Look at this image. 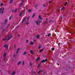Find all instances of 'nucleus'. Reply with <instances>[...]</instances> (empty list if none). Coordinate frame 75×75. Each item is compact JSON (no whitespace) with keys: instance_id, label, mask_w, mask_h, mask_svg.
<instances>
[{"instance_id":"nucleus-7","label":"nucleus","mask_w":75,"mask_h":75,"mask_svg":"<svg viewBox=\"0 0 75 75\" xmlns=\"http://www.w3.org/2000/svg\"><path fill=\"white\" fill-rule=\"evenodd\" d=\"M20 48H18L16 52V54H18V52H19V51H20Z\"/></svg>"},{"instance_id":"nucleus-3","label":"nucleus","mask_w":75,"mask_h":75,"mask_svg":"<svg viewBox=\"0 0 75 75\" xmlns=\"http://www.w3.org/2000/svg\"><path fill=\"white\" fill-rule=\"evenodd\" d=\"M4 8H1L0 9V13H2L3 14V13L4 12Z\"/></svg>"},{"instance_id":"nucleus-25","label":"nucleus","mask_w":75,"mask_h":75,"mask_svg":"<svg viewBox=\"0 0 75 75\" xmlns=\"http://www.w3.org/2000/svg\"><path fill=\"white\" fill-rule=\"evenodd\" d=\"M6 53H5L4 55V58H6Z\"/></svg>"},{"instance_id":"nucleus-60","label":"nucleus","mask_w":75,"mask_h":75,"mask_svg":"<svg viewBox=\"0 0 75 75\" xmlns=\"http://www.w3.org/2000/svg\"><path fill=\"white\" fill-rule=\"evenodd\" d=\"M46 20H48V18H46Z\"/></svg>"},{"instance_id":"nucleus-6","label":"nucleus","mask_w":75,"mask_h":75,"mask_svg":"<svg viewBox=\"0 0 75 75\" xmlns=\"http://www.w3.org/2000/svg\"><path fill=\"white\" fill-rule=\"evenodd\" d=\"M4 47H5V48H6V49L7 50H8V46L6 44H5L4 45Z\"/></svg>"},{"instance_id":"nucleus-30","label":"nucleus","mask_w":75,"mask_h":75,"mask_svg":"<svg viewBox=\"0 0 75 75\" xmlns=\"http://www.w3.org/2000/svg\"><path fill=\"white\" fill-rule=\"evenodd\" d=\"M41 72V71L40 70L38 71V74H39L40 72Z\"/></svg>"},{"instance_id":"nucleus-38","label":"nucleus","mask_w":75,"mask_h":75,"mask_svg":"<svg viewBox=\"0 0 75 75\" xmlns=\"http://www.w3.org/2000/svg\"><path fill=\"white\" fill-rule=\"evenodd\" d=\"M16 45H15L14 46V48H16Z\"/></svg>"},{"instance_id":"nucleus-35","label":"nucleus","mask_w":75,"mask_h":75,"mask_svg":"<svg viewBox=\"0 0 75 75\" xmlns=\"http://www.w3.org/2000/svg\"><path fill=\"white\" fill-rule=\"evenodd\" d=\"M5 23H7V19H5Z\"/></svg>"},{"instance_id":"nucleus-12","label":"nucleus","mask_w":75,"mask_h":75,"mask_svg":"<svg viewBox=\"0 0 75 75\" xmlns=\"http://www.w3.org/2000/svg\"><path fill=\"white\" fill-rule=\"evenodd\" d=\"M30 45H33L34 44V42H30Z\"/></svg>"},{"instance_id":"nucleus-9","label":"nucleus","mask_w":75,"mask_h":75,"mask_svg":"<svg viewBox=\"0 0 75 75\" xmlns=\"http://www.w3.org/2000/svg\"><path fill=\"white\" fill-rule=\"evenodd\" d=\"M30 53L31 54H34V52H33V50H31L30 51Z\"/></svg>"},{"instance_id":"nucleus-49","label":"nucleus","mask_w":75,"mask_h":75,"mask_svg":"<svg viewBox=\"0 0 75 75\" xmlns=\"http://www.w3.org/2000/svg\"><path fill=\"white\" fill-rule=\"evenodd\" d=\"M61 45L60 43H59L58 44V45Z\"/></svg>"},{"instance_id":"nucleus-27","label":"nucleus","mask_w":75,"mask_h":75,"mask_svg":"<svg viewBox=\"0 0 75 75\" xmlns=\"http://www.w3.org/2000/svg\"><path fill=\"white\" fill-rule=\"evenodd\" d=\"M15 73L16 72H15V71H13L12 73V75H14L15 74Z\"/></svg>"},{"instance_id":"nucleus-52","label":"nucleus","mask_w":75,"mask_h":75,"mask_svg":"<svg viewBox=\"0 0 75 75\" xmlns=\"http://www.w3.org/2000/svg\"><path fill=\"white\" fill-rule=\"evenodd\" d=\"M43 6H44V7H45V4H44L43 5Z\"/></svg>"},{"instance_id":"nucleus-58","label":"nucleus","mask_w":75,"mask_h":75,"mask_svg":"<svg viewBox=\"0 0 75 75\" xmlns=\"http://www.w3.org/2000/svg\"><path fill=\"white\" fill-rule=\"evenodd\" d=\"M68 62L69 63H70V61H69Z\"/></svg>"},{"instance_id":"nucleus-29","label":"nucleus","mask_w":75,"mask_h":75,"mask_svg":"<svg viewBox=\"0 0 75 75\" xmlns=\"http://www.w3.org/2000/svg\"><path fill=\"white\" fill-rule=\"evenodd\" d=\"M4 4H3V3H1V5H0V6H3Z\"/></svg>"},{"instance_id":"nucleus-47","label":"nucleus","mask_w":75,"mask_h":75,"mask_svg":"<svg viewBox=\"0 0 75 75\" xmlns=\"http://www.w3.org/2000/svg\"><path fill=\"white\" fill-rule=\"evenodd\" d=\"M51 3V1H49V4H50V3Z\"/></svg>"},{"instance_id":"nucleus-64","label":"nucleus","mask_w":75,"mask_h":75,"mask_svg":"<svg viewBox=\"0 0 75 75\" xmlns=\"http://www.w3.org/2000/svg\"><path fill=\"white\" fill-rule=\"evenodd\" d=\"M43 74H45V73H44Z\"/></svg>"},{"instance_id":"nucleus-44","label":"nucleus","mask_w":75,"mask_h":75,"mask_svg":"<svg viewBox=\"0 0 75 75\" xmlns=\"http://www.w3.org/2000/svg\"><path fill=\"white\" fill-rule=\"evenodd\" d=\"M20 34H18V35H17V37H20Z\"/></svg>"},{"instance_id":"nucleus-41","label":"nucleus","mask_w":75,"mask_h":75,"mask_svg":"<svg viewBox=\"0 0 75 75\" xmlns=\"http://www.w3.org/2000/svg\"><path fill=\"white\" fill-rule=\"evenodd\" d=\"M22 64H23V65H24V62H23Z\"/></svg>"},{"instance_id":"nucleus-2","label":"nucleus","mask_w":75,"mask_h":75,"mask_svg":"<svg viewBox=\"0 0 75 75\" xmlns=\"http://www.w3.org/2000/svg\"><path fill=\"white\" fill-rule=\"evenodd\" d=\"M48 61V59H46L45 60L44 59H43L42 60L41 62H40L41 64H42V63H45V62H47Z\"/></svg>"},{"instance_id":"nucleus-4","label":"nucleus","mask_w":75,"mask_h":75,"mask_svg":"<svg viewBox=\"0 0 75 75\" xmlns=\"http://www.w3.org/2000/svg\"><path fill=\"white\" fill-rule=\"evenodd\" d=\"M42 21H39V19L38 20H37L36 21V24L37 25H40V23H41V22Z\"/></svg>"},{"instance_id":"nucleus-31","label":"nucleus","mask_w":75,"mask_h":75,"mask_svg":"<svg viewBox=\"0 0 75 75\" xmlns=\"http://www.w3.org/2000/svg\"><path fill=\"white\" fill-rule=\"evenodd\" d=\"M65 9V8L64 7H63V8H61L62 10H64Z\"/></svg>"},{"instance_id":"nucleus-40","label":"nucleus","mask_w":75,"mask_h":75,"mask_svg":"<svg viewBox=\"0 0 75 75\" xmlns=\"http://www.w3.org/2000/svg\"><path fill=\"white\" fill-rule=\"evenodd\" d=\"M54 48H52V51H54Z\"/></svg>"},{"instance_id":"nucleus-21","label":"nucleus","mask_w":75,"mask_h":75,"mask_svg":"<svg viewBox=\"0 0 75 75\" xmlns=\"http://www.w3.org/2000/svg\"><path fill=\"white\" fill-rule=\"evenodd\" d=\"M31 9H28V13H31Z\"/></svg>"},{"instance_id":"nucleus-5","label":"nucleus","mask_w":75,"mask_h":75,"mask_svg":"<svg viewBox=\"0 0 75 75\" xmlns=\"http://www.w3.org/2000/svg\"><path fill=\"white\" fill-rule=\"evenodd\" d=\"M23 11H21L20 12V13L19 15V17H21L22 16V15H23Z\"/></svg>"},{"instance_id":"nucleus-36","label":"nucleus","mask_w":75,"mask_h":75,"mask_svg":"<svg viewBox=\"0 0 75 75\" xmlns=\"http://www.w3.org/2000/svg\"><path fill=\"white\" fill-rule=\"evenodd\" d=\"M34 16H35V13H34L33 16H32V17H34Z\"/></svg>"},{"instance_id":"nucleus-55","label":"nucleus","mask_w":75,"mask_h":75,"mask_svg":"<svg viewBox=\"0 0 75 75\" xmlns=\"http://www.w3.org/2000/svg\"><path fill=\"white\" fill-rule=\"evenodd\" d=\"M46 23L45 22V23H44V25H45L46 24Z\"/></svg>"},{"instance_id":"nucleus-37","label":"nucleus","mask_w":75,"mask_h":75,"mask_svg":"<svg viewBox=\"0 0 75 75\" xmlns=\"http://www.w3.org/2000/svg\"><path fill=\"white\" fill-rule=\"evenodd\" d=\"M4 61H6V57H4Z\"/></svg>"},{"instance_id":"nucleus-11","label":"nucleus","mask_w":75,"mask_h":75,"mask_svg":"<svg viewBox=\"0 0 75 75\" xmlns=\"http://www.w3.org/2000/svg\"><path fill=\"white\" fill-rule=\"evenodd\" d=\"M41 62H40L39 64H38V68L40 67V65H41Z\"/></svg>"},{"instance_id":"nucleus-61","label":"nucleus","mask_w":75,"mask_h":75,"mask_svg":"<svg viewBox=\"0 0 75 75\" xmlns=\"http://www.w3.org/2000/svg\"><path fill=\"white\" fill-rule=\"evenodd\" d=\"M0 62H1V61L0 60Z\"/></svg>"},{"instance_id":"nucleus-59","label":"nucleus","mask_w":75,"mask_h":75,"mask_svg":"<svg viewBox=\"0 0 75 75\" xmlns=\"http://www.w3.org/2000/svg\"><path fill=\"white\" fill-rule=\"evenodd\" d=\"M57 65H59V64H58V63H57Z\"/></svg>"},{"instance_id":"nucleus-14","label":"nucleus","mask_w":75,"mask_h":75,"mask_svg":"<svg viewBox=\"0 0 75 75\" xmlns=\"http://www.w3.org/2000/svg\"><path fill=\"white\" fill-rule=\"evenodd\" d=\"M17 8H16L14 10V11L15 13L17 12Z\"/></svg>"},{"instance_id":"nucleus-22","label":"nucleus","mask_w":75,"mask_h":75,"mask_svg":"<svg viewBox=\"0 0 75 75\" xmlns=\"http://www.w3.org/2000/svg\"><path fill=\"white\" fill-rule=\"evenodd\" d=\"M67 4H68V2H67V1L65 2V4L64 5V6H67Z\"/></svg>"},{"instance_id":"nucleus-57","label":"nucleus","mask_w":75,"mask_h":75,"mask_svg":"<svg viewBox=\"0 0 75 75\" xmlns=\"http://www.w3.org/2000/svg\"><path fill=\"white\" fill-rule=\"evenodd\" d=\"M59 8H57V10H59Z\"/></svg>"},{"instance_id":"nucleus-50","label":"nucleus","mask_w":75,"mask_h":75,"mask_svg":"<svg viewBox=\"0 0 75 75\" xmlns=\"http://www.w3.org/2000/svg\"><path fill=\"white\" fill-rule=\"evenodd\" d=\"M33 41H34V42H36V40H33Z\"/></svg>"},{"instance_id":"nucleus-26","label":"nucleus","mask_w":75,"mask_h":75,"mask_svg":"<svg viewBox=\"0 0 75 75\" xmlns=\"http://www.w3.org/2000/svg\"><path fill=\"white\" fill-rule=\"evenodd\" d=\"M13 0H10V1L9 2V3H13Z\"/></svg>"},{"instance_id":"nucleus-51","label":"nucleus","mask_w":75,"mask_h":75,"mask_svg":"<svg viewBox=\"0 0 75 75\" xmlns=\"http://www.w3.org/2000/svg\"><path fill=\"white\" fill-rule=\"evenodd\" d=\"M9 25H8L6 27L7 28H8V27L9 26Z\"/></svg>"},{"instance_id":"nucleus-56","label":"nucleus","mask_w":75,"mask_h":75,"mask_svg":"<svg viewBox=\"0 0 75 75\" xmlns=\"http://www.w3.org/2000/svg\"><path fill=\"white\" fill-rule=\"evenodd\" d=\"M3 25H5V23H3Z\"/></svg>"},{"instance_id":"nucleus-20","label":"nucleus","mask_w":75,"mask_h":75,"mask_svg":"<svg viewBox=\"0 0 75 75\" xmlns=\"http://www.w3.org/2000/svg\"><path fill=\"white\" fill-rule=\"evenodd\" d=\"M30 17H28L27 18V21H29V20L30 19Z\"/></svg>"},{"instance_id":"nucleus-42","label":"nucleus","mask_w":75,"mask_h":75,"mask_svg":"<svg viewBox=\"0 0 75 75\" xmlns=\"http://www.w3.org/2000/svg\"><path fill=\"white\" fill-rule=\"evenodd\" d=\"M48 21L47 20H46L45 21V23H48L47 22Z\"/></svg>"},{"instance_id":"nucleus-8","label":"nucleus","mask_w":75,"mask_h":75,"mask_svg":"<svg viewBox=\"0 0 75 75\" xmlns=\"http://www.w3.org/2000/svg\"><path fill=\"white\" fill-rule=\"evenodd\" d=\"M40 59V57H38L36 60V62H37L39 60V59Z\"/></svg>"},{"instance_id":"nucleus-53","label":"nucleus","mask_w":75,"mask_h":75,"mask_svg":"<svg viewBox=\"0 0 75 75\" xmlns=\"http://www.w3.org/2000/svg\"><path fill=\"white\" fill-rule=\"evenodd\" d=\"M25 8L26 9H28V8H27V6H26L25 7Z\"/></svg>"},{"instance_id":"nucleus-15","label":"nucleus","mask_w":75,"mask_h":75,"mask_svg":"<svg viewBox=\"0 0 75 75\" xmlns=\"http://www.w3.org/2000/svg\"><path fill=\"white\" fill-rule=\"evenodd\" d=\"M54 22V21L53 20H50L49 21V23H53Z\"/></svg>"},{"instance_id":"nucleus-10","label":"nucleus","mask_w":75,"mask_h":75,"mask_svg":"<svg viewBox=\"0 0 75 75\" xmlns=\"http://www.w3.org/2000/svg\"><path fill=\"white\" fill-rule=\"evenodd\" d=\"M13 17V15H11L10 17L9 18V20H11V18H12Z\"/></svg>"},{"instance_id":"nucleus-34","label":"nucleus","mask_w":75,"mask_h":75,"mask_svg":"<svg viewBox=\"0 0 75 75\" xmlns=\"http://www.w3.org/2000/svg\"><path fill=\"white\" fill-rule=\"evenodd\" d=\"M64 16L63 15V16H62L61 17V19H62V18H64Z\"/></svg>"},{"instance_id":"nucleus-23","label":"nucleus","mask_w":75,"mask_h":75,"mask_svg":"<svg viewBox=\"0 0 75 75\" xmlns=\"http://www.w3.org/2000/svg\"><path fill=\"white\" fill-rule=\"evenodd\" d=\"M39 18L40 19V20H42V18H41V16H39Z\"/></svg>"},{"instance_id":"nucleus-46","label":"nucleus","mask_w":75,"mask_h":75,"mask_svg":"<svg viewBox=\"0 0 75 75\" xmlns=\"http://www.w3.org/2000/svg\"><path fill=\"white\" fill-rule=\"evenodd\" d=\"M70 42H73V40H70Z\"/></svg>"},{"instance_id":"nucleus-63","label":"nucleus","mask_w":75,"mask_h":75,"mask_svg":"<svg viewBox=\"0 0 75 75\" xmlns=\"http://www.w3.org/2000/svg\"><path fill=\"white\" fill-rule=\"evenodd\" d=\"M58 10V11H59V10Z\"/></svg>"},{"instance_id":"nucleus-24","label":"nucleus","mask_w":75,"mask_h":75,"mask_svg":"<svg viewBox=\"0 0 75 75\" xmlns=\"http://www.w3.org/2000/svg\"><path fill=\"white\" fill-rule=\"evenodd\" d=\"M40 38V35H37L36 37V38L38 39V38Z\"/></svg>"},{"instance_id":"nucleus-62","label":"nucleus","mask_w":75,"mask_h":75,"mask_svg":"<svg viewBox=\"0 0 75 75\" xmlns=\"http://www.w3.org/2000/svg\"><path fill=\"white\" fill-rule=\"evenodd\" d=\"M35 7H37V5H35Z\"/></svg>"},{"instance_id":"nucleus-19","label":"nucleus","mask_w":75,"mask_h":75,"mask_svg":"<svg viewBox=\"0 0 75 75\" xmlns=\"http://www.w3.org/2000/svg\"><path fill=\"white\" fill-rule=\"evenodd\" d=\"M44 51V50L43 49H42L40 50L39 52H42V51Z\"/></svg>"},{"instance_id":"nucleus-1","label":"nucleus","mask_w":75,"mask_h":75,"mask_svg":"<svg viewBox=\"0 0 75 75\" xmlns=\"http://www.w3.org/2000/svg\"><path fill=\"white\" fill-rule=\"evenodd\" d=\"M7 37H8V38H9L10 37V35H8V36L6 37H5V38H4L2 39V41H6V40H7V41H8V40H10V39H11V38H13V36H11V37L9 38L8 39L7 38Z\"/></svg>"},{"instance_id":"nucleus-33","label":"nucleus","mask_w":75,"mask_h":75,"mask_svg":"<svg viewBox=\"0 0 75 75\" xmlns=\"http://www.w3.org/2000/svg\"><path fill=\"white\" fill-rule=\"evenodd\" d=\"M41 48V45H40V46H38L39 49H40V48Z\"/></svg>"},{"instance_id":"nucleus-54","label":"nucleus","mask_w":75,"mask_h":75,"mask_svg":"<svg viewBox=\"0 0 75 75\" xmlns=\"http://www.w3.org/2000/svg\"><path fill=\"white\" fill-rule=\"evenodd\" d=\"M12 11L13 12H13H14V10H12Z\"/></svg>"},{"instance_id":"nucleus-39","label":"nucleus","mask_w":75,"mask_h":75,"mask_svg":"<svg viewBox=\"0 0 75 75\" xmlns=\"http://www.w3.org/2000/svg\"><path fill=\"white\" fill-rule=\"evenodd\" d=\"M50 35H51V34H48V37H49Z\"/></svg>"},{"instance_id":"nucleus-43","label":"nucleus","mask_w":75,"mask_h":75,"mask_svg":"<svg viewBox=\"0 0 75 75\" xmlns=\"http://www.w3.org/2000/svg\"><path fill=\"white\" fill-rule=\"evenodd\" d=\"M16 56V55L15 54H13V57H15Z\"/></svg>"},{"instance_id":"nucleus-28","label":"nucleus","mask_w":75,"mask_h":75,"mask_svg":"<svg viewBox=\"0 0 75 75\" xmlns=\"http://www.w3.org/2000/svg\"><path fill=\"white\" fill-rule=\"evenodd\" d=\"M30 66H32V65H33V63H31V62H30Z\"/></svg>"},{"instance_id":"nucleus-32","label":"nucleus","mask_w":75,"mask_h":75,"mask_svg":"<svg viewBox=\"0 0 75 75\" xmlns=\"http://www.w3.org/2000/svg\"><path fill=\"white\" fill-rule=\"evenodd\" d=\"M27 54V52H24V53L23 54V55H25Z\"/></svg>"},{"instance_id":"nucleus-17","label":"nucleus","mask_w":75,"mask_h":75,"mask_svg":"<svg viewBox=\"0 0 75 75\" xmlns=\"http://www.w3.org/2000/svg\"><path fill=\"white\" fill-rule=\"evenodd\" d=\"M26 19V18H25L22 21V23H23V22H24V21H25V20Z\"/></svg>"},{"instance_id":"nucleus-45","label":"nucleus","mask_w":75,"mask_h":75,"mask_svg":"<svg viewBox=\"0 0 75 75\" xmlns=\"http://www.w3.org/2000/svg\"><path fill=\"white\" fill-rule=\"evenodd\" d=\"M5 30H6L5 29H2V31H3V32L4 31H5Z\"/></svg>"},{"instance_id":"nucleus-18","label":"nucleus","mask_w":75,"mask_h":75,"mask_svg":"<svg viewBox=\"0 0 75 75\" xmlns=\"http://www.w3.org/2000/svg\"><path fill=\"white\" fill-rule=\"evenodd\" d=\"M21 63V61H19V62L18 63V65H20V64Z\"/></svg>"},{"instance_id":"nucleus-16","label":"nucleus","mask_w":75,"mask_h":75,"mask_svg":"<svg viewBox=\"0 0 75 75\" xmlns=\"http://www.w3.org/2000/svg\"><path fill=\"white\" fill-rule=\"evenodd\" d=\"M25 22H26V23H25V24H26V25H28V24H29V23L27 21H25Z\"/></svg>"},{"instance_id":"nucleus-13","label":"nucleus","mask_w":75,"mask_h":75,"mask_svg":"<svg viewBox=\"0 0 75 75\" xmlns=\"http://www.w3.org/2000/svg\"><path fill=\"white\" fill-rule=\"evenodd\" d=\"M22 5V6H23L24 5V4H23V3H21L19 6V8H20V7H21V6Z\"/></svg>"},{"instance_id":"nucleus-48","label":"nucleus","mask_w":75,"mask_h":75,"mask_svg":"<svg viewBox=\"0 0 75 75\" xmlns=\"http://www.w3.org/2000/svg\"><path fill=\"white\" fill-rule=\"evenodd\" d=\"M28 42V40H26V42Z\"/></svg>"}]
</instances>
